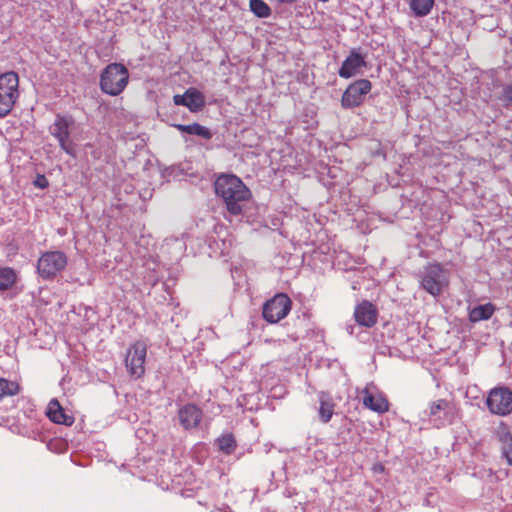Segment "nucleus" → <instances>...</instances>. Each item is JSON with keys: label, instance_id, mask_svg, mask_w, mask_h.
<instances>
[{"label": "nucleus", "instance_id": "obj_1", "mask_svg": "<svg viewBox=\"0 0 512 512\" xmlns=\"http://www.w3.org/2000/svg\"><path fill=\"white\" fill-rule=\"evenodd\" d=\"M215 193L222 198L228 212L239 215L243 211V204L250 200L251 191L244 182L234 174H221L214 183Z\"/></svg>", "mask_w": 512, "mask_h": 512}, {"label": "nucleus", "instance_id": "obj_2", "mask_svg": "<svg viewBox=\"0 0 512 512\" xmlns=\"http://www.w3.org/2000/svg\"><path fill=\"white\" fill-rule=\"evenodd\" d=\"M129 82V71L121 63H110L100 74L99 86L103 93L110 96L120 95Z\"/></svg>", "mask_w": 512, "mask_h": 512}, {"label": "nucleus", "instance_id": "obj_3", "mask_svg": "<svg viewBox=\"0 0 512 512\" xmlns=\"http://www.w3.org/2000/svg\"><path fill=\"white\" fill-rule=\"evenodd\" d=\"M19 77L10 71L0 75V117H6L13 110L19 98Z\"/></svg>", "mask_w": 512, "mask_h": 512}, {"label": "nucleus", "instance_id": "obj_4", "mask_svg": "<svg viewBox=\"0 0 512 512\" xmlns=\"http://www.w3.org/2000/svg\"><path fill=\"white\" fill-rule=\"evenodd\" d=\"M68 263L67 256L62 251H47L37 262V272L44 280L54 279L65 270Z\"/></svg>", "mask_w": 512, "mask_h": 512}, {"label": "nucleus", "instance_id": "obj_5", "mask_svg": "<svg viewBox=\"0 0 512 512\" xmlns=\"http://www.w3.org/2000/svg\"><path fill=\"white\" fill-rule=\"evenodd\" d=\"M291 308V299L284 293H277L264 303L262 316L268 323L276 324L290 313Z\"/></svg>", "mask_w": 512, "mask_h": 512}, {"label": "nucleus", "instance_id": "obj_6", "mask_svg": "<svg viewBox=\"0 0 512 512\" xmlns=\"http://www.w3.org/2000/svg\"><path fill=\"white\" fill-rule=\"evenodd\" d=\"M448 285L447 272L441 264L434 263L426 267L421 279V286L432 296L441 294L443 288Z\"/></svg>", "mask_w": 512, "mask_h": 512}, {"label": "nucleus", "instance_id": "obj_7", "mask_svg": "<svg viewBox=\"0 0 512 512\" xmlns=\"http://www.w3.org/2000/svg\"><path fill=\"white\" fill-rule=\"evenodd\" d=\"M146 355L147 346L142 341H136L129 347L125 357V366L131 377L138 379L145 374Z\"/></svg>", "mask_w": 512, "mask_h": 512}, {"label": "nucleus", "instance_id": "obj_8", "mask_svg": "<svg viewBox=\"0 0 512 512\" xmlns=\"http://www.w3.org/2000/svg\"><path fill=\"white\" fill-rule=\"evenodd\" d=\"M486 404L491 413L508 415L512 412V391L506 387L494 388L490 391Z\"/></svg>", "mask_w": 512, "mask_h": 512}, {"label": "nucleus", "instance_id": "obj_9", "mask_svg": "<svg viewBox=\"0 0 512 512\" xmlns=\"http://www.w3.org/2000/svg\"><path fill=\"white\" fill-rule=\"evenodd\" d=\"M372 84L367 79H359L351 83L341 98L343 108L349 109L360 106L365 96L371 91Z\"/></svg>", "mask_w": 512, "mask_h": 512}, {"label": "nucleus", "instance_id": "obj_10", "mask_svg": "<svg viewBox=\"0 0 512 512\" xmlns=\"http://www.w3.org/2000/svg\"><path fill=\"white\" fill-rule=\"evenodd\" d=\"M354 319L360 326L371 328L378 320V309L376 305L368 300H362L354 309Z\"/></svg>", "mask_w": 512, "mask_h": 512}, {"label": "nucleus", "instance_id": "obj_11", "mask_svg": "<svg viewBox=\"0 0 512 512\" xmlns=\"http://www.w3.org/2000/svg\"><path fill=\"white\" fill-rule=\"evenodd\" d=\"M73 124L71 117L58 114L52 128V135L58 140L60 147L68 154L72 155V150L68 146L70 136V127Z\"/></svg>", "mask_w": 512, "mask_h": 512}, {"label": "nucleus", "instance_id": "obj_12", "mask_svg": "<svg viewBox=\"0 0 512 512\" xmlns=\"http://www.w3.org/2000/svg\"><path fill=\"white\" fill-rule=\"evenodd\" d=\"M173 102L175 105L187 107L191 112H199L205 106L204 95L195 88L187 89L183 95H174Z\"/></svg>", "mask_w": 512, "mask_h": 512}, {"label": "nucleus", "instance_id": "obj_13", "mask_svg": "<svg viewBox=\"0 0 512 512\" xmlns=\"http://www.w3.org/2000/svg\"><path fill=\"white\" fill-rule=\"evenodd\" d=\"M365 66L366 62L364 57L356 50H352L348 57L343 61L338 74L340 77L348 79L358 74L360 69Z\"/></svg>", "mask_w": 512, "mask_h": 512}, {"label": "nucleus", "instance_id": "obj_14", "mask_svg": "<svg viewBox=\"0 0 512 512\" xmlns=\"http://www.w3.org/2000/svg\"><path fill=\"white\" fill-rule=\"evenodd\" d=\"M202 410L195 404H186L178 411L179 422L185 429L196 428L202 420Z\"/></svg>", "mask_w": 512, "mask_h": 512}, {"label": "nucleus", "instance_id": "obj_15", "mask_svg": "<svg viewBox=\"0 0 512 512\" xmlns=\"http://www.w3.org/2000/svg\"><path fill=\"white\" fill-rule=\"evenodd\" d=\"M363 405L365 408L383 414L389 411L390 404L382 393L373 394L368 388L363 389Z\"/></svg>", "mask_w": 512, "mask_h": 512}, {"label": "nucleus", "instance_id": "obj_16", "mask_svg": "<svg viewBox=\"0 0 512 512\" xmlns=\"http://www.w3.org/2000/svg\"><path fill=\"white\" fill-rule=\"evenodd\" d=\"M46 415L53 423L63 424L66 426H71L75 420L72 415H69L65 412L64 408L55 398L49 401Z\"/></svg>", "mask_w": 512, "mask_h": 512}, {"label": "nucleus", "instance_id": "obj_17", "mask_svg": "<svg viewBox=\"0 0 512 512\" xmlns=\"http://www.w3.org/2000/svg\"><path fill=\"white\" fill-rule=\"evenodd\" d=\"M317 396L320 404L318 409L320 420L323 423H328L334 414L336 406L334 399L327 391H320Z\"/></svg>", "mask_w": 512, "mask_h": 512}, {"label": "nucleus", "instance_id": "obj_18", "mask_svg": "<svg viewBox=\"0 0 512 512\" xmlns=\"http://www.w3.org/2000/svg\"><path fill=\"white\" fill-rule=\"evenodd\" d=\"M495 310L496 308L492 303L476 306L469 311V320L472 323L488 320L493 316Z\"/></svg>", "mask_w": 512, "mask_h": 512}, {"label": "nucleus", "instance_id": "obj_19", "mask_svg": "<svg viewBox=\"0 0 512 512\" xmlns=\"http://www.w3.org/2000/svg\"><path fill=\"white\" fill-rule=\"evenodd\" d=\"M173 126L182 133L197 135L204 139H210L212 137V134L209 131V129L198 123H193L189 125L174 124Z\"/></svg>", "mask_w": 512, "mask_h": 512}, {"label": "nucleus", "instance_id": "obj_20", "mask_svg": "<svg viewBox=\"0 0 512 512\" xmlns=\"http://www.w3.org/2000/svg\"><path fill=\"white\" fill-rule=\"evenodd\" d=\"M17 281L16 272L10 267L0 268V291L10 289Z\"/></svg>", "mask_w": 512, "mask_h": 512}, {"label": "nucleus", "instance_id": "obj_21", "mask_svg": "<svg viewBox=\"0 0 512 512\" xmlns=\"http://www.w3.org/2000/svg\"><path fill=\"white\" fill-rule=\"evenodd\" d=\"M433 5L434 0H411L410 2V8L417 17L428 15Z\"/></svg>", "mask_w": 512, "mask_h": 512}, {"label": "nucleus", "instance_id": "obj_22", "mask_svg": "<svg viewBox=\"0 0 512 512\" xmlns=\"http://www.w3.org/2000/svg\"><path fill=\"white\" fill-rule=\"evenodd\" d=\"M20 392V386L17 382L0 378V400L7 396H14Z\"/></svg>", "mask_w": 512, "mask_h": 512}, {"label": "nucleus", "instance_id": "obj_23", "mask_svg": "<svg viewBox=\"0 0 512 512\" xmlns=\"http://www.w3.org/2000/svg\"><path fill=\"white\" fill-rule=\"evenodd\" d=\"M250 10L259 18H267L271 15L270 6L263 0H250Z\"/></svg>", "mask_w": 512, "mask_h": 512}, {"label": "nucleus", "instance_id": "obj_24", "mask_svg": "<svg viewBox=\"0 0 512 512\" xmlns=\"http://www.w3.org/2000/svg\"><path fill=\"white\" fill-rule=\"evenodd\" d=\"M219 450L225 454H232L236 448V441L232 434H224L217 439Z\"/></svg>", "mask_w": 512, "mask_h": 512}, {"label": "nucleus", "instance_id": "obj_25", "mask_svg": "<svg viewBox=\"0 0 512 512\" xmlns=\"http://www.w3.org/2000/svg\"><path fill=\"white\" fill-rule=\"evenodd\" d=\"M502 441V454L505 457L507 463L512 466V435L506 433L501 438Z\"/></svg>", "mask_w": 512, "mask_h": 512}, {"label": "nucleus", "instance_id": "obj_26", "mask_svg": "<svg viewBox=\"0 0 512 512\" xmlns=\"http://www.w3.org/2000/svg\"><path fill=\"white\" fill-rule=\"evenodd\" d=\"M448 406L449 403L445 399L434 401L430 406V415H437L440 411L446 410Z\"/></svg>", "mask_w": 512, "mask_h": 512}, {"label": "nucleus", "instance_id": "obj_27", "mask_svg": "<svg viewBox=\"0 0 512 512\" xmlns=\"http://www.w3.org/2000/svg\"><path fill=\"white\" fill-rule=\"evenodd\" d=\"M34 185L40 189H45L48 187L49 181L45 175H38L34 181Z\"/></svg>", "mask_w": 512, "mask_h": 512}, {"label": "nucleus", "instance_id": "obj_28", "mask_svg": "<svg viewBox=\"0 0 512 512\" xmlns=\"http://www.w3.org/2000/svg\"><path fill=\"white\" fill-rule=\"evenodd\" d=\"M502 95L505 101L512 102V83L503 88Z\"/></svg>", "mask_w": 512, "mask_h": 512}, {"label": "nucleus", "instance_id": "obj_29", "mask_svg": "<svg viewBox=\"0 0 512 512\" xmlns=\"http://www.w3.org/2000/svg\"><path fill=\"white\" fill-rule=\"evenodd\" d=\"M373 470L374 471L383 472L384 471V466L382 464L375 465Z\"/></svg>", "mask_w": 512, "mask_h": 512}, {"label": "nucleus", "instance_id": "obj_30", "mask_svg": "<svg viewBox=\"0 0 512 512\" xmlns=\"http://www.w3.org/2000/svg\"><path fill=\"white\" fill-rule=\"evenodd\" d=\"M277 1L280 3H289L290 4V3L296 2L297 0H277Z\"/></svg>", "mask_w": 512, "mask_h": 512}]
</instances>
